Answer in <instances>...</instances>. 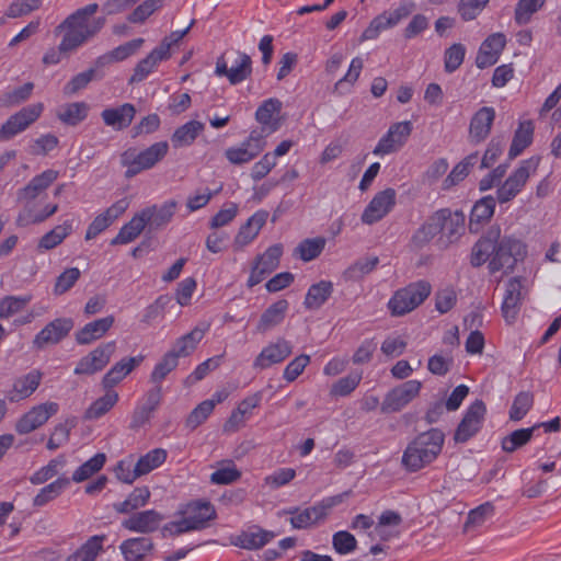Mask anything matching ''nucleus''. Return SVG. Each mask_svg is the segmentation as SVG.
Masks as SVG:
<instances>
[{
    "label": "nucleus",
    "mask_w": 561,
    "mask_h": 561,
    "mask_svg": "<svg viewBox=\"0 0 561 561\" xmlns=\"http://www.w3.org/2000/svg\"><path fill=\"white\" fill-rule=\"evenodd\" d=\"M465 222L466 216L461 210L440 208L428 216L413 232L410 245L414 250H422L436 238L437 248L446 250L463 236Z\"/></svg>",
    "instance_id": "f03ea898"
},
{
    "label": "nucleus",
    "mask_w": 561,
    "mask_h": 561,
    "mask_svg": "<svg viewBox=\"0 0 561 561\" xmlns=\"http://www.w3.org/2000/svg\"><path fill=\"white\" fill-rule=\"evenodd\" d=\"M267 217L268 213L266 210L260 209L255 211L247 222L240 227L234 238V247L241 249L251 243L266 224Z\"/></svg>",
    "instance_id": "cd10ccee"
},
{
    "label": "nucleus",
    "mask_w": 561,
    "mask_h": 561,
    "mask_svg": "<svg viewBox=\"0 0 561 561\" xmlns=\"http://www.w3.org/2000/svg\"><path fill=\"white\" fill-rule=\"evenodd\" d=\"M265 145L263 131L252 130L239 146L227 148L225 157L230 163L241 165L256 158L264 150Z\"/></svg>",
    "instance_id": "1a4fd4ad"
},
{
    "label": "nucleus",
    "mask_w": 561,
    "mask_h": 561,
    "mask_svg": "<svg viewBox=\"0 0 561 561\" xmlns=\"http://www.w3.org/2000/svg\"><path fill=\"white\" fill-rule=\"evenodd\" d=\"M490 0H459L457 12L463 22L477 19L485 9Z\"/></svg>",
    "instance_id": "bf43d9fd"
},
{
    "label": "nucleus",
    "mask_w": 561,
    "mask_h": 561,
    "mask_svg": "<svg viewBox=\"0 0 561 561\" xmlns=\"http://www.w3.org/2000/svg\"><path fill=\"white\" fill-rule=\"evenodd\" d=\"M178 203L173 199L165 201L162 205H152L144 208L142 210H149L148 224L153 228H160L165 226L173 218Z\"/></svg>",
    "instance_id": "a19ab883"
},
{
    "label": "nucleus",
    "mask_w": 561,
    "mask_h": 561,
    "mask_svg": "<svg viewBox=\"0 0 561 561\" xmlns=\"http://www.w3.org/2000/svg\"><path fill=\"white\" fill-rule=\"evenodd\" d=\"M115 322L114 316H106L84 324L75 334L76 342L79 345H89L96 340L102 339Z\"/></svg>",
    "instance_id": "393cba45"
},
{
    "label": "nucleus",
    "mask_w": 561,
    "mask_h": 561,
    "mask_svg": "<svg viewBox=\"0 0 561 561\" xmlns=\"http://www.w3.org/2000/svg\"><path fill=\"white\" fill-rule=\"evenodd\" d=\"M536 433V427L518 428L503 437L501 447L505 453L512 454L527 445Z\"/></svg>",
    "instance_id": "49530a36"
},
{
    "label": "nucleus",
    "mask_w": 561,
    "mask_h": 561,
    "mask_svg": "<svg viewBox=\"0 0 561 561\" xmlns=\"http://www.w3.org/2000/svg\"><path fill=\"white\" fill-rule=\"evenodd\" d=\"M534 403V396L529 391H520L514 398L510 409V419L512 421L523 420Z\"/></svg>",
    "instance_id": "4d7b16f0"
},
{
    "label": "nucleus",
    "mask_w": 561,
    "mask_h": 561,
    "mask_svg": "<svg viewBox=\"0 0 561 561\" xmlns=\"http://www.w3.org/2000/svg\"><path fill=\"white\" fill-rule=\"evenodd\" d=\"M540 157L534 156L520 161L518 168L496 190V199L505 204L514 199L523 190L528 179L536 172Z\"/></svg>",
    "instance_id": "423d86ee"
},
{
    "label": "nucleus",
    "mask_w": 561,
    "mask_h": 561,
    "mask_svg": "<svg viewBox=\"0 0 561 561\" xmlns=\"http://www.w3.org/2000/svg\"><path fill=\"white\" fill-rule=\"evenodd\" d=\"M526 255L525 244L513 237H501L499 226H492L472 247L470 264L480 267L489 262L491 273H510Z\"/></svg>",
    "instance_id": "f257e3e1"
},
{
    "label": "nucleus",
    "mask_w": 561,
    "mask_h": 561,
    "mask_svg": "<svg viewBox=\"0 0 561 561\" xmlns=\"http://www.w3.org/2000/svg\"><path fill=\"white\" fill-rule=\"evenodd\" d=\"M360 380L362 375L358 373H353L342 377L332 385L330 394L333 397H346L357 388Z\"/></svg>",
    "instance_id": "e2e57ef3"
},
{
    "label": "nucleus",
    "mask_w": 561,
    "mask_h": 561,
    "mask_svg": "<svg viewBox=\"0 0 561 561\" xmlns=\"http://www.w3.org/2000/svg\"><path fill=\"white\" fill-rule=\"evenodd\" d=\"M209 325L205 324L203 327L197 325L195 327L191 332L182 335L179 337L172 350H170V353H175V357L179 359L181 356L185 357L191 355L195 348L197 347V344L202 341L205 333L207 332Z\"/></svg>",
    "instance_id": "473e14b6"
},
{
    "label": "nucleus",
    "mask_w": 561,
    "mask_h": 561,
    "mask_svg": "<svg viewBox=\"0 0 561 561\" xmlns=\"http://www.w3.org/2000/svg\"><path fill=\"white\" fill-rule=\"evenodd\" d=\"M42 378L43 374L38 369H32L15 378L12 389L7 393V399L14 403L30 398L39 387Z\"/></svg>",
    "instance_id": "4be33fe9"
},
{
    "label": "nucleus",
    "mask_w": 561,
    "mask_h": 561,
    "mask_svg": "<svg viewBox=\"0 0 561 561\" xmlns=\"http://www.w3.org/2000/svg\"><path fill=\"white\" fill-rule=\"evenodd\" d=\"M75 327L71 318H56L48 322L33 339V346L43 350L47 345L60 343Z\"/></svg>",
    "instance_id": "ddd939ff"
},
{
    "label": "nucleus",
    "mask_w": 561,
    "mask_h": 561,
    "mask_svg": "<svg viewBox=\"0 0 561 561\" xmlns=\"http://www.w3.org/2000/svg\"><path fill=\"white\" fill-rule=\"evenodd\" d=\"M485 413L486 407L482 400L472 402L455 431V442L466 443L473 437L481 430Z\"/></svg>",
    "instance_id": "9b49d317"
},
{
    "label": "nucleus",
    "mask_w": 561,
    "mask_h": 561,
    "mask_svg": "<svg viewBox=\"0 0 561 561\" xmlns=\"http://www.w3.org/2000/svg\"><path fill=\"white\" fill-rule=\"evenodd\" d=\"M431 284L419 280L394 291L388 301L391 316H404L417 308L431 294Z\"/></svg>",
    "instance_id": "39448f33"
},
{
    "label": "nucleus",
    "mask_w": 561,
    "mask_h": 561,
    "mask_svg": "<svg viewBox=\"0 0 561 561\" xmlns=\"http://www.w3.org/2000/svg\"><path fill=\"white\" fill-rule=\"evenodd\" d=\"M282 254L283 247L280 244H273L263 254L257 255L254 264L260 265L262 271L271 274L278 267Z\"/></svg>",
    "instance_id": "5fc2aeb1"
},
{
    "label": "nucleus",
    "mask_w": 561,
    "mask_h": 561,
    "mask_svg": "<svg viewBox=\"0 0 561 561\" xmlns=\"http://www.w3.org/2000/svg\"><path fill=\"white\" fill-rule=\"evenodd\" d=\"M445 434L431 428L410 442L402 455V465L410 472H416L432 463L442 453Z\"/></svg>",
    "instance_id": "7ed1b4c3"
},
{
    "label": "nucleus",
    "mask_w": 561,
    "mask_h": 561,
    "mask_svg": "<svg viewBox=\"0 0 561 561\" xmlns=\"http://www.w3.org/2000/svg\"><path fill=\"white\" fill-rule=\"evenodd\" d=\"M161 390V386L153 387L146 393L144 401L135 408L129 425L131 430L140 428L150 421L153 412L160 405Z\"/></svg>",
    "instance_id": "412c9836"
},
{
    "label": "nucleus",
    "mask_w": 561,
    "mask_h": 561,
    "mask_svg": "<svg viewBox=\"0 0 561 561\" xmlns=\"http://www.w3.org/2000/svg\"><path fill=\"white\" fill-rule=\"evenodd\" d=\"M252 73V60L249 55L238 53L234 64L228 68L222 57L218 58L215 68V75L227 77L230 84L236 85L247 80Z\"/></svg>",
    "instance_id": "2eb2a0df"
},
{
    "label": "nucleus",
    "mask_w": 561,
    "mask_h": 561,
    "mask_svg": "<svg viewBox=\"0 0 561 561\" xmlns=\"http://www.w3.org/2000/svg\"><path fill=\"white\" fill-rule=\"evenodd\" d=\"M534 123L533 121L520 122L514 133L513 140L508 150V160L517 158L527 147L533 142L534 138Z\"/></svg>",
    "instance_id": "72a5a7b5"
},
{
    "label": "nucleus",
    "mask_w": 561,
    "mask_h": 561,
    "mask_svg": "<svg viewBox=\"0 0 561 561\" xmlns=\"http://www.w3.org/2000/svg\"><path fill=\"white\" fill-rule=\"evenodd\" d=\"M543 4V0H519L515 8V22L518 25L529 23L534 13Z\"/></svg>",
    "instance_id": "0e129e2a"
},
{
    "label": "nucleus",
    "mask_w": 561,
    "mask_h": 561,
    "mask_svg": "<svg viewBox=\"0 0 561 561\" xmlns=\"http://www.w3.org/2000/svg\"><path fill=\"white\" fill-rule=\"evenodd\" d=\"M178 365L179 359L175 357V353H165L161 360L154 365L150 375V381L154 383V387L161 386V382Z\"/></svg>",
    "instance_id": "603ef678"
},
{
    "label": "nucleus",
    "mask_w": 561,
    "mask_h": 561,
    "mask_svg": "<svg viewBox=\"0 0 561 561\" xmlns=\"http://www.w3.org/2000/svg\"><path fill=\"white\" fill-rule=\"evenodd\" d=\"M496 198L492 195L484 196L477 201L471 209L469 218V230L478 233L482 225L486 224L493 216Z\"/></svg>",
    "instance_id": "c85d7f7f"
},
{
    "label": "nucleus",
    "mask_w": 561,
    "mask_h": 561,
    "mask_svg": "<svg viewBox=\"0 0 561 561\" xmlns=\"http://www.w3.org/2000/svg\"><path fill=\"white\" fill-rule=\"evenodd\" d=\"M194 530L208 527L209 522L217 517L215 506L209 501L197 500L190 502L181 512Z\"/></svg>",
    "instance_id": "aec40b11"
},
{
    "label": "nucleus",
    "mask_w": 561,
    "mask_h": 561,
    "mask_svg": "<svg viewBox=\"0 0 561 561\" xmlns=\"http://www.w3.org/2000/svg\"><path fill=\"white\" fill-rule=\"evenodd\" d=\"M118 401V393L112 389H106V393L96 399L85 410L87 420H98L105 415Z\"/></svg>",
    "instance_id": "c03bdc74"
},
{
    "label": "nucleus",
    "mask_w": 561,
    "mask_h": 561,
    "mask_svg": "<svg viewBox=\"0 0 561 561\" xmlns=\"http://www.w3.org/2000/svg\"><path fill=\"white\" fill-rule=\"evenodd\" d=\"M103 73H98L94 68H90L83 72L73 76L64 87L62 92L67 96L77 94L85 89L93 79H102Z\"/></svg>",
    "instance_id": "09e8293b"
},
{
    "label": "nucleus",
    "mask_w": 561,
    "mask_h": 561,
    "mask_svg": "<svg viewBox=\"0 0 561 561\" xmlns=\"http://www.w3.org/2000/svg\"><path fill=\"white\" fill-rule=\"evenodd\" d=\"M32 300L31 295L5 296L0 300V319H9L22 311Z\"/></svg>",
    "instance_id": "864d4df0"
},
{
    "label": "nucleus",
    "mask_w": 561,
    "mask_h": 561,
    "mask_svg": "<svg viewBox=\"0 0 561 561\" xmlns=\"http://www.w3.org/2000/svg\"><path fill=\"white\" fill-rule=\"evenodd\" d=\"M205 125L198 121H188L178 127L171 136V142L174 148L191 146L198 135L204 130Z\"/></svg>",
    "instance_id": "58836bf2"
},
{
    "label": "nucleus",
    "mask_w": 561,
    "mask_h": 561,
    "mask_svg": "<svg viewBox=\"0 0 561 561\" xmlns=\"http://www.w3.org/2000/svg\"><path fill=\"white\" fill-rule=\"evenodd\" d=\"M397 193L392 187L378 192L362 214V221L373 225L386 217L396 206Z\"/></svg>",
    "instance_id": "4468645a"
},
{
    "label": "nucleus",
    "mask_w": 561,
    "mask_h": 561,
    "mask_svg": "<svg viewBox=\"0 0 561 561\" xmlns=\"http://www.w3.org/2000/svg\"><path fill=\"white\" fill-rule=\"evenodd\" d=\"M167 459V451L162 448H156L141 456L134 465L136 476L141 477L148 474L152 470L160 467Z\"/></svg>",
    "instance_id": "a18cd8bd"
},
{
    "label": "nucleus",
    "mask_w": 561,
    "mask_h": 561,
    "mask_svg": "<svg viewBox=\"0 0 561 561\" xmlns=\"http://www.w3.org/2000/svg\"><path fill=\"white\" fill-rule=\"evenodd\" d=\"M168 150L167 141L154 142L141 151L135 148L125 150L121 154V164L126 168L125 178L131 179L142 171L153 168L167 156Z\"/></svg>",
    "instance_id": "20e7f679"
},
{
    "label": "nucleus",
    "mask_w": 561,
    "mask_h": 561,
    "mask_svg": "<svg viewBox=\"0 0 561 561\" xmlns=\"http://www.w3.org/2000/svg\"><path fill=\"white\" fill-rule=\"evenodd\" d=\"M325 247V239L317 237L302 240L295 249L297 254L304 262H310L317 259Z\"/></svg>",
    "instance_id": "3c124183"
},
{
    "label": "nucleus",
    "mask_w": 561,
    "mask_h": 561,
    "mask_svg": "<svg viewBox=\"0 0 561 561\" xmlns=\"http://www.w3.org/2000/svg\"><path fill=\"white\" fill-rule=\"evenodd\" d=\"M149 210H141L136 214L118 231L115 238L111 240V245L127 244L134 241L148 225Z\"/></svg>",
    "instance_id": "7c9ffc66"
},
{
    "label": "nucleus",
    "mask_w": 561,
    "mask_h": 561,
    "mask_svg": "<svg viewBox=\"0 0 561 561\" xmlns=\"http://www.w3.org/2000/svg\"><path fill=\"white\" fill-rule=\"evenodd\" d=\"M293 353V345L285 339H278L262 348L253 362V368L264 370L284 362Z\"/></svg>",
    "instance_id": "dca6fc26"
},
{
    "label": "nucleus",
    "mask_w": 561,
    "mask_h": 561,
    "mask_svg": "<svg viewBox=\"0 0 561 561\" xmlns=\"http://www.w3.org/2000/svg\"><path fill=\"white\" fill-rule=\"evenodd\" d=\"M70 485V479L67 477H59L51 483L45 485L39 490L33 499V506L42 507L59 496Z\"/></svg>",
    "instance_id": "79ce46f5"
},
{
    "label": "nucleus",
    "mask_w": 561,
    "mask_h": 561,
    "mask_svg": "<svg viewBox=\"0 0 561 561\" xmlns=\"http://www.w3.org/2000/svg\"><path fill=\"white\" fill-rule=\"evenodd\" d=\"M90 105L83 101L66 103L57 111V118L67 126H77L87 119Z\"/></svg>",
    "instance_id": "c9c22d12"
},
{
    "label": "nucleus",
    "mask_w": 561,
    "mask_h": 561,
    "mask_svg": "<svg viewBox=\"0 0 561 561\" xmlns=\"http://www.w3.org/2000/svg\"><path fill=\"white\" fill-rule=\"evenodd\" d=\"M522 301V282L519 278H511L505 288L502 302V313L506 322L513 323L519 312Z\"/></svg>",
    "instance_id": "bb28decb"
},
{
    "label": "nucleus",
    "mask_w": 561,
    "mask_h": 561,
    "mask_svg": "<svg viewBox=\"0 0 561 561\" xmlns=\"http://www.w3.org/2000/svg\"><path fill=\"white\" fill-rule=\"evenodd\" d=\"M276 534L271 530H265L257 525H252L248 529L242 530L232 543L237 547L247 550H257L263 548L275 538Z\"/></svg>",
    "instance_id": "5701e85b"
},
{
    "label": "nucleus",
    "mask_w": 561,
    "mask_h": 561,
    "mask_svg": "<svg viewBox=\"0 0 561 561\" xmlns=\"http://www.w3.org/2000/svg\"><path fill=\"white\" fill-rule=\"evenodd\" d=\"M81 272L78 267L66 268L57 278L54 286L55 295H64L70 290L80 278Z\"/></svg>",
    "instance_id": "774afa93"
},
{
    "label": "nucleus",
    "mask_w": 561,
    "mask_h": 561,
    "mask_svg": "<svg viewBox=\"0 0 561 561\" xmlns=\"http://www.w3.org/2000/svg\"><path fill=\"white\" fill-rule=\"evenodd\" d=\"M466 47L460 43L453 44L445 50L444 67L447 73L455 72L463 62Z\"/></svg>",
    "instance_id": "680f3d73"
},
{
    "label": "nucleus",
    "mask_w": 561,
    "mask_h": 561,
    "mask_svg": "<svg viewBox=\"0 0 561 561\" xmlns=\"http://www.w3.org/2000/svg\"><path fill=\"white\" fill-rule=\"evenodd\" d=\"M289 308L286 299H279L272 304L262 314L257 323L259 332H266L272 328L280 324L285 319V314Z\"/></svg>",
    "instance_id": "e433bc0d"
},
{
    "label": "nucleus",
    "mask_w": 561,
    "mask_h": 561,
    "mask_svg": "<svg viewBox=\"0 0 561 561\" xmlns=\"http://www.w3.org/2000/svg\"><path fill=\"white\" fill-rule=\"evenodd\" d=\"M283 108V103L276 98L264 100L255 112V119L264 125L272 124L273 116L279 114Z\"/></svg>",
    "instance_id": "13d9d810"
},
{
    "label": "nucleus",
    "mask_w": 561,
    "mask_h": 561,
    "mask_svg": "<svg viewBox=\"0 0 561 561\" xmlns=\"http://www.w3.org/2000/svg\"><path fill=\"white\" fill-rule=\"evenodd\" d=\"M363 59L360 57H355L352 59L350 64V68L345 76L341 78L334 87V90L339 93H347L351 91V87L357 81L362 69H363Z\"/></svg>",
    "instance_id": "6e6d98bb"
},
{
    "label": "nucleus",
    "mask_w": 561,
    "mask_h": 561,
    "mask_svg": "<svg viewBox=\"0 0 561 561\" xmlns=\"http://www.w3.org/2000/svg\"><path fill=\"white\" fill-rule=\"evenodd\" d=\"M495 115V110L491 106H483L473 114L469 124L468 136L471 144H481L489 137Z\"/></svg>",
    "instance_id": "f3484780"
},
{
    "label": "nucleus",
    "mask_w": 561,
    "mask_h": 561,
    "mask_svg": "<svg viewBox=\"0 0 561 561\" xmlns=\"http://www.w3.org/2000/svg\"><path fill=\"white\" fill-rule=\"evenodd\" d=\"M144 360L142 355L134 357H124L117 362L103 377L102 386L104 389H112L121 382L129 373H131Z\"/></svg>",
    "instance_id": "c756f323"
},
{
    "label": "nucleus",
    "mask_w": 561,
    "mask_h": 561,
    "mask_svg": "<svg viewBox=\"0 0 561 561\" xmlns=\"http://www.w3.org/2000/svg\"><path fill=\"white\" fill-rule=\"evenodd\" d=\"M115 350V341L99 345L88 355L80 358L75 367L73 374L90 376L103 370L110 363Z\"/></svg>",
    "instance_id": "f8f14e48"
},
{
    "label": "nucleus",
    "mask_w": 561,
    "mask_h": 561,
    "mask_svg": "<svg viewBox=\"0 0 561 561\" xmlns=\"http://www.w3.org/2000/svg\"><path fill=\"white\" fill-rule=\"evenodd\" d=\"M171 57L168 44L159 45L153 48L145 58H142L134 68V73L128 80V84H135L144 81L158 67V65Z\"/></svg>",
    "instance_id": "a211bd4d"
},
{
    "label": "nucleus",
    "mask_w": 561,
    "mask_h": 561,
    "mask_svg": "<svg viewBox=\"0 0 561 561\" xmlns=\"http://www.w3.org/2000/svg\"><path fill=\"white\" fill-rule=\"evenodd\" d=\"M105 461L106 455L104 453L95 454L93 457L77 468V470L72 473L71 480L77 483L88 480L103 468Z\"/></svg>",
    "instance_id": "de8ad7c7"
},
{
    "label": "nucleus",
    "mask_w": 561,
    "mask_h": 561,
    "mask_svg": "<svg viewBox=\"0 0 561 561\" xmlns=\"http://www.w3.org/2000/svg\"><path fill=\"white\" fill-rule=\"evenodd\" d=\"M104 535L90 537L79 549L71 553L65 561H95L103 551Z\"/></svg>",
    "instance_id": "ea45409f"
},
{
    "label": "nucleus",
    "mask_w": 561,
    "mask_h": 561,
    "mask_svg": "<svg viewBox=\"0 0 561 561\" xmlns=\"http://www.w3.org/2000/svg\"><path fill=\"white\" fill-rule=\"evenodd\" d=\"M214 411V403L210 401H203L197 404L188 414L185 421V426L190 431L196 430L203 424Z\"/></svg>",
    "instance_id": "052dcab7"
},
{
    "label": "nucleus",
    "mask_w": 561,
    "mask_h": 561,
    "mask_svg": "<svg viewBox=\"0 0 561 561\" xmlns=\"http://www.w3.org/2000/svg\"><path fill=\"white\" fill-rule=\"evenodd\" d=\"M136 115L135 105L124 103L117 107H107L101 112V117L106 126L115 130L127 128Z\"/></svg>",
    "instance_id": "a878e982"
},
{
    "label": "nucleus",
    "mask_w": 561,
    "mask_h": 561,
    "mask_svg": "<svg viewBox=\"0 0 561 561\" xmlns=\"http://www.w3.org/2000/svg\"><path fill=\"white\" fill-rule=\"evenodd\" d=\"M164 516L154 510H147L131 514L123 522V526L130 530L141 534H149L159 528Z\"/></svg>",
    "instance_id": "b1692460"
},
{
    "label": "nucleus",
    "mask_w": 561,
    "mask_h": 561,
    "mask_svg": "<svg viewBox=\"0 0 561 561\" xmlns=\"http://www.w3.org/2000/svg\"><path fill=\"white\" fill-rule=\"evenodd\" d=\"M126 561H142L146 554L153 549V542L149 538H129L119 546Z\"/></svg>",
    "instance_id": "4c0bfd02"
},
{
    "label": "nucleus",
    "mask_w": 561,
    "mask_h": 561,
    "mask_svg": "<svg viewBox=\"0 0 561 561\" xmlns=\"http://www.w3.org/2000/svg\"><path fill=\"white\" fill-rule=\"evenodd\" d=\"M493 515L494 505L491 502H485L469 512L465 528L481 526Z\"/></svg>",
    "instance_id": "338daca9"
},
{
    "label": "nucleus",
    "mask_w": 561,
    "mask_h": 561,
    "mask_svg": "<svg viewBox=\"0 0 561 561\" xmlns=\"http://www.w3.org/2000/svg\"><path fill=\"white\" fill-rule=\"evenodd\" d=\"M422 382L419 380H408L391 390H389L380 405L383 414L400 412L414 398L420 394Z\"/></svg>",
    "instance_id": "6e6552de"
},
{
    "label": "nucleus",
    "mask_w": 561,
    "mask_h": 561,
    "mask_svg": "<svg viewBox=\"0 0 561 561\" xmlns=\"http://www.w3.org/2000/svg\"><path fill=\"white\" fill-rule=\"evenodd\" d=\"M98 3H90L83 8H80L76 12L70 14L59 25V27L81 31V33L85 34V31L89 26V16L93 15L98 11Z\"/></svg>",
    "instance_id": "37998d69"
},
{
    "label": "nucleus",
    "mask_w": 561,
    "mask_h": 561,
    "mask_svg": "<svg viewBox=\"0 0 561 561\" xmlns=\"http://www.w3.org/2000/svg\"><path fill=\"white\" fill-rule=\"evenodd\" d=\"M506 37L503 33H493L489 35L481 44L476 65L480 69L493 66L497 62L501 53L505 48Z\"/></svg>",
    "instance_id": "6ab92c4d"
},
{
    "label": "nucleus",
    "mask_w": 561,
    "mask_h": 561,
    "mask_svg": "<svg viewBox=\"0 0 561 561\" xmlns=\"http://www.w3.org/2000/svg\"><path fill=\"white\" fill-rule=\"evenodd\" d=\"M58 410L59 404L51 401L34 405L18 419L14 430L20 435L30 434L44 425Z\"/></svg>",
    "instance_id": "9d476101"
},
{
    "label": "nucleus",
    "mask_w": 561,
    "mask_h": 561,
    "mask_svg": "<svg viewBox=\"0 0 561 561\" xmlns=\"http://www.w3.org/2000/svg\"><path fill=\"white\" fill-rule=\"evenodd\" d=\"M149 497L150 491L147 486L136 488L125 501L114 504V508L118 513L127 514L144 506Z\"/></svg>",
    "instance_id": "8fccbe9b"
},
{
    "label": "nucleus",
    "mask_w": 561,
    "mask_h": 561,
    "mask_svg": "<svg viewBox=\"0 0 561 561\" xmlns=\"http://www.w3.org/2000/svg\"><path fill=\"white\" fill-rule=\"evenodd\" d=\"M43 111V103H35L24 106L11 115L0 127V141L11 140L16 135L26 130L39 118Z\"/></svg>",
    "instance_id": "0eeeda50"
},
{
    "label": "nucleus",
    "mask_w": 561,
    "mask_h": 561,
    "mask_svg": "<svg viewBox=\"0 0 561 561\" xmlns=\"http://www.w3.org/2000/svg\"><path fill=\"white\" fill-rule=\"evenodd\" d=\"M332 546L336 553L344 556L356 550L357 540L350 531L339 530L332 536Z\"/></svg>",
    "instance_id": "69168bd1"
},
{
    "label": "nucleus",
    "mask_w": 561,
    "mask_h": 561,
    "mask_svg": "<svg viewBox=\"0 0 561 561\" xmlns=\"http://www.w3.org/2000/svg\"><path fill=\"white\" fill-rule=\"evenodd\" d=\"M58 175V171L53 169L43 171L41 174L34 176L27 185L19 191V199H35L43 191L49 187L50 184L57 180Z\"/></svg>",
    "instance_id": "2f4dec72"
},
{
    "label": "nucleus",
    "mask_w": 561,
    "mask_h": 561,
    "mask_svg": "<svg viewBox=\"0 0 561 561\" xmlns=\"http://www.w3.org/2000/svg\"><path fill=\"white\" fill-rule=\"evenodd\" d=\"M333 293V283L330 280H320L312 284L305 296L304 307L307 310L320 309Z\"/></svg>",
    "instance_id": "f704fd0d"
}]
</instances>
